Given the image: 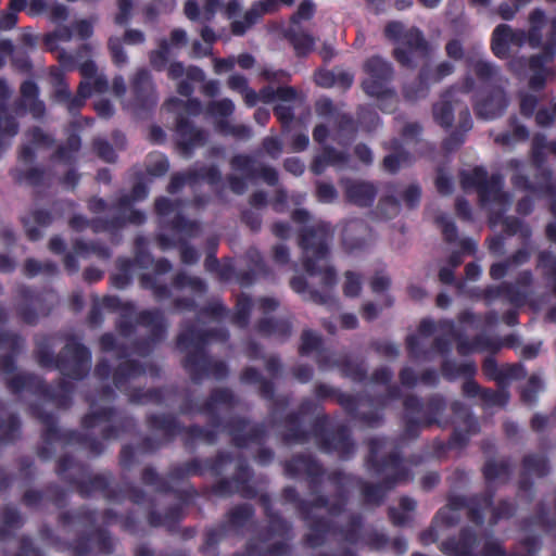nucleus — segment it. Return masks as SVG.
<instances>
[{
  "label": "nucleus",
  "mask_w": 556,
  "mask_h": 556,
  "mask_svg": "<svg viewBox=\"0 0 556 556\" xmlns=\"http://www.w3.org/2000/svg\"><path fill=\"white\" fill-rule=\"evenodd\" d=\"M366 78L362 81L364 92L377 99L383 113H393L397 109L399 96L392 81L394 70L388 61L380 56H371L364 64Z\"/></svg>",
  "instance_id": "nucleus-10"
},
{
  "label": "nucleus",
  "mask_w": 556,
  "mask_h": 556,
  "mask_svg": "<svg viewBox=\"0 0 556 556\" xmlns=\"http://www.w3.org/2000/svg\"><path fill=\"white\" fill-rule=\"evenodd\" d=\"M130 91L129 106L137 116H142L144 113L152 111L157 103L152 76L146 68L136 72L131 79Z\"/></svg>",
  "instance_id": "nucleus-23"
},
{
  "label": "nucleus",
  "mask_w": 556,
  "mask_h": 556,
  "mask_svg": "<svg viewBox=\"0 0 556 556\" xmlns=\"http://www.w3.org/2000/svg\"><path fill=\"white\" fill-rule=\"evenodd\" d=\"M285 37L293 47L298 58H305L314 50L315 38L299 25H290L285 31Z\"/></svg>",
  "instance_id": "nucleus-47"
},
{
  "label": "nucleus",
  "mask_w": 556,
  "mask_h": 556,
  "mask_svg": "<svg viewBox=\"0 0 556 556\" xmlns=\"http://www.w3.org/2000/svg\"><path fill=\"white\" fill-rule=\"evenodd\" d=\"M266 518L268 519L266 529L256 539H250L245 543L243 552L235 553L232 556H288L291 553L290 545L283 541L273 543L269 546L264 545L275 536L288 538L291 531V525L279 513Z\"/></svg>",
  "instance_id": "nucleus-15"
},
{
  "label": "nucleus",
  "mask_w": 556,
  "mask_h": 556,
  "mask_svg": "<svg viewBox=\"0 0 556 556\" xmlns=\"http://www.w3.org/2000/svg\"><path fill=\"white\" fill-rule=\"evenodd\" d=\"M7 388L13 394L26 391L52 402L59 408H70L73 400L74 384L60 379L55 387L48 384L42 378L31 372H22L7 379Z\"/></svg>",
  "instance_id": "nucleus-12"
},
{
  "label": "nucleus",
  "mask_w": 556,
  "mask_h": 556,
  "mask_svg": "<svg viewBox=\"0 0 556 556\" xmlns=\"http://www.w3.org/2000/svg\"><path fill=\"white\" fill-rule=\"evenodd\" d=\"M51 84L53 91L51 100L54 103L64 105L70 114L73 115L72 100L73 93L70 90V86L65 79L64 73L59 68H53L50 72Z\"/></svg>",
  "instance_id": "nucleus-46"
},
{
  "label": "nucleus",
  "mask_w": 556,
  "mask_h": 556,
  "mask_svg": "<svg viewBox=\"0 0 556 556\" xmlns=\"http://www.w3.org/2000/svg\"><path fill=\"white\" fill-rule=\"evenodd\" d=\"M510 26L507 24L497 25L491 37V50L493 54L501 59L506 60L510 55Z\"/></svg>",
  "instance_id": "nucleus-56"
},
{
  "label": "nucleus",
  "mask_w": 556,
  "mask_h": 556,
  "mask_svg": "<svg viewBox=\"0 0 556 556\" xmlns=\"http://www.w3.org/2000/svg\"><path fill=\"white\" fill-rule=\"evenodd\" d=\"M251 261L253 263V268L238 271L236 274L237 282L242 288L252 286L258 276H267L269 274L267 264L258 253H255L254 256H251Z\"/></svg>",
  "instance_id": "nucleus-61"
},
{
  "label": "nucleus",
  "mask_w": 556,
  "mask_h": 556,
  "mask_svg": "<svg viewBox=\"0 0 556 556\" xmlns=\"http://www.w3.org/2000/svg\"><path fill=\"white\" fill-rule=\"evenodd\" d=\"M508 106V98L501 87L492 88L485 97L473 103V111L478 118L491 121L504 114Z\"/></svg>",
  "instance_id": "nucleus-33"
},
{
  "label": "nucleus",
  "mask_w": 556,
  "mask_h": 556,
  "mask_svg": "<svg viewBox=\"0 0 556 556\" xmlns=\"http://www.w3.org/2000/svg\"><path fill=\"white\" fill-rule=\"evenodd\" d=\"M252 308V298L245 293H240L237 296L233 312H230V321L238 328L245 329L250 324Z\"/></svg>",
  "instance_id": "nucleus-58"
},
{
  "label": "nucleus",
  "mask_w": 556,
  "mask_h": 556,
  "mask_svg": "<svg viewBox=\"0 0 556 556\" xmlns=\"http://www.w3.org/2000/svg\"><path fill=\"white\" fill-rule=\"evenodd\" d=\"M163 227L189 239L198 237L201 230V225L198 220L189 219L180 212H177L173 219Z\"/></svg>",
  "instance_id": "nucleus-62"
},
{
  "label": "nucleus",
  "mask_w": 556,
  "mask_h": 556,
  "mask_svg": "<svg viewBox=\"0 0 556 556\" xmlns=\"http://www.w3.org/2000/svg\"><path fill=\"white\" fill-rule=\"evenodd\" d=\"M98 521V511L87 506H80L76 509L64 510L59 514L58 522L62 527H68L73 523H79L87 527H93Z\"/></svg>",
  "instance_id": "nucleus-52"
},
{
  "label": "nucleus",
  "mask_w": 556,
  "mask_h": 556,
  "mask_svg": "<svg viewBox=\"0 0 556 556\" xmlns=\"http://www.w3.org/2000/svg\"><path fill=\"white\" fill-rule=\"evenodd\" d=\"M52 222L53 216L51 212L43 208L34 210L29 216L22 218L26 236L30 241H38L42 237V232L37 226L48 227Z\"/></svg>",
  "instance_id": "nucleus-44"
},
{
  "label": "nucleus",
  "mask_w": 556,
  "mask_h": 556,
  "mask_svg": "<svg viewBox=\"0 0 556 556\" xmlns=\"http://www.w3.org/2000/svg\"><path fill=\"white\" fill-rule=\"evenodd\" d=\"M547 24L546 14L542 9H534L529 15V29H513L510 27V43L515 47H522L526 42L538 49L543 46V29Z\"/></svg>",
  "instance_id": "nucleus-28"
},
{
  "label": "nucleus",
  "mask_w": 556,
  "mask_h": 556,
  "mask_svg": "<svg viewBox=\"0 0 556 556\" xmlns=\"http://www.w3.org/2000/svg\"><path fill=\"white\" fill-rule=\"evenodd\" d=\"M256 332L265 338L287 341L292 333V323L288 318L263 317L255 324Z\"/></svg>",
  "instance_id": "nucleus-35"
},
{
  "label": "nucleus",
  "mask_w": 556,
  "mask_h": 556,
  "mask_svg": "<svg viewBox=\"0 0 556 556\" xmlns=\"http://www.w3.org/2000/svg\"><path fill=\"white\" fill-rule=\"evenodd\" d=\"M80 148L81 138L79 134L72 131L67 135L65 143L58 146L50 159L52 162H60L67 166H74Z\"/></svg>",
  "instance_id": "nucleus-42"
},
{
  "label": "nucleus",
  "mask_w": 556,
  "mask_h": 556,
  "mask_svg": "<svg viewBox=\"0 0 556 556\" xmlns=\"http://www.w3.org/2000/svg\"><path fill=\"white\" fill-rule=\"evenodd\" d=\"M324 341L320 334L317 332L305 329L301 334V344L299 346V354L301 356H308L312 353H317L316 362L319 369H326L329 365V361L324 356Z\"/></svg>",
  "instance_id": "nucleus-38"
},
{
  "label": "nucleus",
  "mask_w": 556,
  "mask_h": 556,
  "mask_svg": "<svg viewBox=\"0 0 556 556\" xmlns=\"http://www.w3.org/2000/svg\"><path fill=\"white\" fill-rule=\"evenodd\" d=\"M379 125L380 116L372 105L358 106L355 118L350 115V141L352 140L353 132H372Z\"/></svg>",
  "instance_id": "nucleus-36"
},
{
  "label": "nucleus",
  "mask_w": 556,
  "mask_h": 556,
  "mask_svg": "<svg viewBox=\"0 0 556 556\" xmlns=\"http://www.w3.org/2000/svg\"><path fill=\"white\" fill-rule=\"evenodd\" d=\"M146 374L151 378H159L161 376V367L154 363L143 365L137 359H125L113 370V384L121 392H126L130 380Z\"/></svg>",
  "instance_id": "nucleus-27"
},
{
  "label": "nucleus",
  "mask_w": 556,
  "mask_h": 556,
  "mask_svg": "<svg viewBox=\"0 0 556 556\" xmlns=\"http://www.w3.org/2000/svg\"><path fill=\"white\" fill-rule=\"evenodd\" d=\"M208 418V428L219 429L230 438V443L237 448H247L251 444H262L267 438V427L264 422L251 424L250 419L241 416L229 418L226 422L219 415L218 409L213 408L212 413H200Z\"/></svg>",
  "instance_id": "nucleus-14"
},
{
  "label": "nucleus",
  "mask_w": 556,
  "mask_h": 556,
  "mask_svg": "<svg viewBox=\"0 0 556 556\" xmlns=\"http://www.w3.org/2000/svg\"><path fill=\"white\" fill-rule=\"evenodd\" d=\"M21 97L14 101L13 109L17 115L29 113L35 119H41L46 114V105L39 99V87L31 80L26 79L20 87Z\"/></svg>",
  "instance_id": "nucleus-31"
},
{
  "label": "nucleus",
  "mask_w": 556,
  "mask_h": 556,
  "mask_svg": "<svg viewBox=\"0 0 556 556\" xmlns=\"http://www.w3.org/2000/svg\"><path fill=\"white\" fill-rule=\"evenodd\" d=\"M482 475L486 483L484 491H489V489H491L496 492L493 482L496 480H502L504 483H506L509 480L511 475L510 463L509 460L496 462L494 459H489L483 465Z\"/></svg>",
  "instance_id": "nucleus-50"
},
{
  "label": "nucleus",
  "mask_w": 556,
  "mask_h": 556,
  "mask_svg": "<svg viewBox=\"0 0 556 556\" xmlns=\"http://www.w3.org/2000/svg\"><path fill=\"white\" fill-rule=\"evenodd\" d=\"M137 326L149 330L147 338L134 342V350L140 356H148L154 348L163 342L167 334V323L160 308L142 309L136 316Z\"/></svg>",
  "instance_id": "nucleus-21"
},
{
  "label": "nucleus",
  "mask_w": 556,
  "mask_h": 556,
  "mask_svg": "<svg viewBox=\"0 0 556 556\" xmlns=\"http://www.w3.org/2000/svg\"><path fill=\"white\" fill-rule=\"evenodd\" d=\"M24 526L20 511L12 506H4L0 511V542H5L14 535V531Z\"/></svg>",
  "instance_id": "nucleus-53"
},
{
  "label": "nucleus",
  "mask_w": 556,
  "mask_h": 556,
  "mask_svg": "<svg viewBox=\"0 0 556 556\" xmlns=\"http://www.w3.org/2000/svg\"><path fill=\"white\" fill-rule=\"evenodd\" d=\"M317 410V404L311 400H303L295 412L287 414L281 425L283 431L281 440L286 444H304L312 438L315 439L323 452H348V424L342 421L336 427L330 425L328 415H319L314 418L311 429L304 428V417L313 415Z\"/></svg>",
  "instance_id": "nucleus-5"
},
{
  "label": "nucleus",
  "mask_w": 556,
  "mask_h": 556,
  "mask_svg": "<svg viewBox=\"0 0 556 556\" xmlns=\"http://www.w3.org/2000/svg\"><path fill=\"white\" fill-rule=\"evenodd\" d=\"M521 467L522 469L518 481V489L519 492L527 495V502L531 503L534 497V482L531 477H546L551 471L549 462L547 456L544 454L530 453L523 456Z\"/></svg>",
  "instance_id": "nucleus-25"
},
{
  "label": "nucleus",
  "mask_w": 556,
  "mask_h": 556,
  "mask_svg": "<svg viewBox=\"0 0 556 556\" xmlns=\"http://www.w3.org/2000/svg\"><path fill=\"white\" fill-rule=\"evenodd\" d=\"M540 48H542L540 53L533 54L528 59L513 60L509 63L511 70L517 65L528 67L530 71L528 87L536 92L545 88L547 78L554 74L548 64L553 63L556 56V16L549 20L546 41Z\"/></svg>",
  "instance_id": "nucleus-13"
},
{
  "label": "nucleus",
  "mask_w": 556,
  "mask_h": 556,
  "mask_svg": "<svg viewBox=\"0 0 556 556\" xmlns=\"http://www.w3.org/2000/svg\"><path fill=\"white\" fill-rule=\"evenodd\" d=\"M522 166L523 162L517 159H511L508 162V167L515 172L510 177L514 188L548 198L556 197V185L553 181L554 174L548 166L535 168L536 184H533L528 175L520 172Z\"/></svg>",
  "instance_id": "nucleus-22"
},
{
  "label": "nucleus",
  "mask_w": 556,
  "mask_h": 556,
  "mask_svg": "<svg viewBox=\"0 0 556 556\" xmlns=\"http://www.w3.org/2000/svg\"><path fill=\"white\" fill-rule=\"evenodd\" d=\"M100 424H108L101 429V438L104 441L117 440L121 435L135 432L137 428V421L131 415L118 412L112 406L89 412L80 420V426L86 431Z\"/></svg>",
  "instance_id": "nucleus-17"
},
{
  "label": "nucleus",
  "mask_w": 556,
  "mask_h": 556,
  "mask_svg": "<svg viewBox=\"0 0 556 556\" xmlns=\"http://www.w3.org/2000/svg\"><path fill=\"white\" fill-rule=\"evenodd\" d=\"M454 98V88H448L441 96V100L433 104L432 114L434 122L444 129L452 127L454 122V108L452 100Z\"/></svg>",
  "instance_id": "nucleus-51"
},
{
  "label": "nucleus",
  "mask_w": 556,
  "mask_h": 556,
  "mask_svg": "<svg viewBox=\"0 0 556 556\" xmlns=\"http://www.w3.org/2000/svg\"><path fill=\"white\" fill-rule=\"evenodd\" d=\"M73 253H66L63 258L64 268L67 274L73 275L79 270L77 256L87 258L96 255L100 260H109L111 257V249L104 243L98 241L86 242L77 239L73 243Z\"/></svg>",
  "instance_id": "nucleus-29"
},
{
  "label": "nucleus",
  "mask_w": 556,
  "mask_h": 556,
  "mask_svg": "<svg viewBox=\"0 0 556 556\" xmlns=\"http://www.w3.org/2000/svg\"><path fill=\"white\" fill-rule=\"evenodd\" d=\"M286 477L295 479L306 477L309 494L315 496L312 501L300 497L298 490L288 485L282 489L281 496L286 503L293 504L301 519L307 523L309 532L304 535V543L308 547L321 546L331 532L332 522L326 517L313 514L315 508H325L331 516H338L348 506L346 477L342 471H332L327 480L333 486L331 495L319 494L324 482L325 469L312 455L295 454L283 463Z\"/></svg>",
  "instance_id": "nucleus-1"
},
{
  "label": "nucleus",
  "mask_w": 556,
  "mask_h": 556,
  "mask_svg": "<svg viewBox=\"0 0 556 556\" xmlns=\"http://www.w3.org/2000/svg\"><path fill=\"white\" fill-rule=\"evenodd\" d=\"M228 332L224 329H201L195 321H187L176 338V345L180 352H186L182 367L190 380L200 384L206 378L224 380L229 374L226 362L214 359L206 351V345L213 340L225 341Z\"/></svg>",
  "instance_id": "nucleus-4"
},
{
  "label": "nucleus",
  "mask_w": 556,
  "mask_h": 556,
  "mask_svg": "<svg viewBox=\"0 0 556 556\" xmlns=\"http://www.w3.org/2000/svg\"><path fill=\"white\" fill-rule=\"evenodd\" d=\"M40 539L59 552H70L72 556H88L96 543L99 553L111 555L115 551V540L104 527H97L89 533H79L72 541H65L56 535L48 525L39 529Z\"/></svg>",
  "instance_id": "nucleus-11"
},
{
  "label": "nucleus",
  "mask_w": 556,
  "mask_h": 556,
  "mask_svg": "<svg viewBox=\"0 0 556 556\" xmlns=\"http://www.w3.org/2000/svg\"><path fill=\"white\" fill-rule=\"evenodd\" d=\"M460 185L464 190L476 189L482 205L494 203L505 211L510 203L509 193L503 190L502 175L492 174L489 177L486 169L482 166H476L470 172H462Z\"/></svg>",
  "instance_id": "nucleus-16"
},
{
  "label": "nucleus",
  "mask_w": 556,
  "mask_h": 556,
  "mask_svg": "<svg viewBox=\"0 0 556 556\" xmlns=\"http://www.w3.org/2000/svg\"><path fill=\"white\" fill-rule=\"evenodd\" d=\"M440 369L443 378L450 382L458 378H475L478 372L477 364L473 361L457 363L453 359H444Z\"/></svg>",
  "instance_id": "nucleus-49"
},
{
  "label": "nucleus",
  "mask_w": 556,
  "mask_h": 556,
  "mask_svg": "<svg viewBox=\"0 0 556 556\" xmlns=\"http://www.w3.org/2000/svg\"><path fill=\"white\" fill-rule=\"evenodd\" d=\"M377 197V188L371 182H353L350 180V203L361 207L372 205Z\"/></svg>",
  "instance_id": "nucleus-57"
},
{
  "label": "nucleus",
  "mask_w": 556,
  "mask_h": 556,
  "mask_svg": "<svg viewBox=\"0 0 556 556\" xmlns=\"http://www.w3.org/2000/svg\"><path fill=\"white\" fill-rule=\"evenodd\" d=\"M255 509L251 504L243 503L238 504L233 506L231 509L228 510L226 517V521H223L222 523H227V529H242L247 526L248 522L252 520L254 517Z\"/></svg>",
  "instance_id": "nucleus-60"
},
{
  "label": "nucleus",
  "mask_w": 556,
  "mask_h": 556,
  "mask_svg": "<svg viewBox=\"0 0 556 556\" xmlns=\"http://www.w3.org/2000/svg\"><path fill=\"white\" fill-rule=\"evenodd\" d=\"M456 350L460 356H468L475 351H490L492 354H496L498 346L492 342V338L477 334L471 340L458 337Z\"/></svg>",
  "instance_id": "nucleus-54"
},
{
  "label": "nucleus",
  "mask_w": 556,
  "mask_h": 556,
  "mask_svg": "<svg viewBox=\"0 0 556 556\" xmlns=\"http://www.w3.org/2000/svg\"><path fill=\"white\" fill-rule=\"evenodd\" d=\"M494 497L495 491L491 489L469 496L450 495L447 507L453 511L466 508L467 518L476 526L481 527L485 520L484 513L492 506Z\"/></svg>",
  "instance_id": "nucleus-24"
},
{
  "label": "nucleus",
  "mask_w": 556,
  "mask_h": 556,
  "mask_svg": "<svg viewBox=\"0 0 556 556\" xmlns=\"http://www.w3.org/2000/svg\"><path fill=\"white\" fill-rule=\"evenodd\" d=\"M328 241L329 233L323 227L304 228L299 238L303 268L308 276L319 277L320 288H308L303 276H294L290 280V287L294 292H307L308 300L316 304H328L332 300V291L338 282L336 269L328 265Z\"/></svg>",
  "instance_id": "nucleus-3"
},
{
  "label": "nucleus",
  "mask_w": 556,
  "mask_h": 556,
  "mask_svg": "<svg viewBox=\"0 0 556 556\" xmlns=\"http://www.w3.org/2000/svg\"><path fill=\"white\" fill-rule=\"evenodd\" d=\"M507 124L510 130L497 134L494 137L495 143L503 147H513L518 142H525L529 139V129L519 122L516 115H510L507 119Z\"/></svg>",
  "instance_id": "nucleus-43"
},
{
  "label": "nucleus",
  "mask_w": 556,
  "mask_h": 556,
  "mask_svg": "<svg viewBox=\"0 0 556 556\" xmlns=\"http://www.w3.org/2000/svg\"><path fill=\"white\" fill-rule=\"evenodd\" d=\"M16 294L18 298L15 306L16 315L28 326L37 325L40 318L49 316L53 309L54 295L50 291L22 285L17 288Z\"/></svg>",
  "instance_id": "nucleus-19"
},
{
  "label": "nucleus",
  "mask_w": 556,
  "mask_h": 556,
  "mask_svg": "<svg viewBox=\"0 0 556 556\" xmlns=\"http://www.w3.org/2000/svg\"><path fill=\"white\" fill-rule=\"evenodd\" d=\"M536 268L541 270L543 279L556 296V254L549 250L538 253Z\"/></svg>",
  "instance_id": "nucleus-55"
},
{
  "label": "nucleus",
  "mask_w": 556,
  "mask_h": 556,
  "mask_svg": "<svg viewBox=\"0 0 556 556\" xmlns=\"http://www.w3.org/2000/svg\"><path fill=\"white\" fill-rule=\"evenodd\" d=\"M430 68L424 66L420 68L418 76L410 83H407L402 88V94L405 101L416 102L424 99L429 93Z\"/></svg>",
  "instance_id": "nucleus-48"
},
{
  "label": "nucleus",
  "mask_w": 556,
  "mask_h": 556,
  "mask_svg": "<svg viewBox=\"0 0 556 556\" xmlns=\"http://www.w3.org/2000/svg\"><path fill=\"white\" fill-rule=\"evenodd\" d=\"M176 136L177 148L186 156H189L195 148L204 146L207 139L205 131L195 127L182 114L176 118Z\"/></svg>",
  "instance_id": "nucleus-30"
},
{
  "label": "nucleus",
  "mask_w": 556,
  "mask_h": 556,
  "mask_svg": "<svg viewBox=\"0 0 556 556\" xmlns=\"http://www.w3.org/2000/svg\"><path fill=\"white\" fill-rule=\"evenodd\" d=\"M238 401L229 388H214L211 390L207 399L198 407V413H212L213 408L218 409L219 406L233 408Z\"/></svg>",
  "instance_id": "nucleus-45"
},
{
  "label": "nucleus",
  "mask_w": 556,
  "mask_h": 556,
  "mask_svg": "<svg viewBox=\"0 0 556 556\" xmlns=\"http://www.w3.org/2000/svg\"><path fill=\"white\" fill-rule=\"evenodd\" d=\"M405 415L403 418V437L408 440H416L422 429L433 425L444 427L448 421H442L440 417L447 407L446 399L434 393L422 400L418 395L408 394L403 400Z\"/></svg>",
  "instance_id": "nucleus-9"
},
{
  "label": "nucleus",
  "mask_w": 556,
  "mask_h": 556,
  "mask_svg": "<svg viewBox=\"0 0 556 556\" xmlns=\"http://www.w3.org/2000/svg\"><path fill=\"white\" fill-rule=\"evenodd\" d=\"M29 409L31 415L43 426V430L41 432L43 444L37 450V455L41 460H49L52 457L53 450L51 445L56 442H61L66 445H80L93 457H98L104 453L106 448L105 444L94 435L74 429L62 430L58 426L56 416L53 413L47 412L39 404L30 405Z\"/></svg>",
  "instance_id": "nucleus-7"
},
{
  "label": "nucleus",
  "mask_w": 556,
  "mask_h": 556,
  "mask_svg": "<svg viewBox=\"0 0 556 556\" xmlns=\"http://www.w3.org/2000/svg\"><path fill=\"white\" fill-rule=\"evenodd\" d=\"M127 498L136 504H149L150 509L147 515V520L150 527L159 528L164 527L169 533H174L178 529L179 522L184 518V510L180 504L168 507L164 515L159 513L154 506V498L149 497L144 490L136 485H129L126 489Z\"/></svg>",
  "instance_id": "nucleus-20"
},
{
  "label": "nucleus",
  "mask_w": 556,
  "mask_h": 556,
  "mask_svg": "<svg viewBox=\"0 0 556 556\" xmlns=\"http://www.w3.org/2000/svg\"><path fill=\"white\" fill-rule=\"evenodd\" d=\"M401 43L404 47H397L393 50L394 59L402 65L408 68L414 67L412 59L413 52H420L426 55L429 52V45L422 31L417 27L407 29L403 36Z\"/></svg>",
  "instance_id": "nucleus-32"
},
{
  "label": "nucleus",
  "mask_w": 556,
  "mask_h": 556,
  "mask_svg": "<svg viewBox=\"0 0 556 556\" xmlns=\"http://www.w3.org/2000/svg\"><path fill=\"white\" fill-rule=\"evenodd\" d=\"M5 404L0 401V441L11 445L21 439L22 422L16 413L4 414Z\"/></svg>",
  "instance_id": "nucleus-37"
},
{
  "label": "nucleus",
  "mask_w": 556,
  "mask_h": 556,
  "mask_svg": "<svg viewBox=\"0 0 556 556\" xmlns=\"http://www.w3.org/2000/svg\"><path fill=\"white\" fill-rule=\"evenodd\" d=\"M390 444L391 441L387 438H372L368 441L366 465L368 470L381 480L361 482V501L366 508L380 507L390 491L410 479V469L399 444L389 450Z\"/></svg>",
  "instance_id": "nucleus-2"
},
{
  "label": "nucleus",
  "mask_w": 556,
  "mask_h": 556,
  "mask_svg": "<svg viewBox=\"0 0 556 556\" xmlns=\"http://www.w3.org/2000/svg\"><path fill=\"white\" fill-rule=\"evenodd\" d=\"M386 386V395H381L376 400L379 407L368 412H357V400L354 395L350 394V422L358 419L368 428H377L381 426L383 422V414L381 413V409L387 405L389 400H399L402 396L399 386L391 383Z\"/></svg>",
  "instance_id": "nucleus-26"
},
{
  "label": "nucleus",
  "mask_w": 556,
  "mask_h": 556,
  "mask_svg": "<svg viewBox=\"0 0 556 556\" xmlns=\"http://www.w3.org/2000/svg\"><path fill=\"white\" fill-rule=\"evenodd\" d=\"M478 545V535L471 527H463L457 535L448 536L442 541L439 548L447 556H477L475 549ZM481 556H518V553H507L503 543L497 539H490L483 543Z\"/></svg>",
  "instance_id": "nucleus-18"
},
{
  "label": "nucleus",
  "mask_w": 556,
  "mask_h": 556,
  "mask_svg": "<svg viewBox=\"0 0 556 556\" xmlns=\"http://www.w3.org/2000/svg\"><path fill=\"white\" fill-rule=\"evenodd\" d=\"M227 523L220 522L215 527L206 529L200 552L204 556H218V544L227 536Z\"/></svg>",
  "instance_id": "nucleus-59"
},
{
  "label": "nucleus",
  "mask_w": 556,
  "mask_h": 556,
  "mask_svg": "<svg viewBox=\"0 0 556 556\" xmlns=\"http://www.w3.org/2000/svg\"><path fill=\"white\" fill-rule=\"evenodd\" d=\"M254 472L250 465L245 460H241L230 478L237 488V493L243 498L254 500L257 497V490L251 484Z\"/></svg>",
  "instance_id": "nucleus-41"
},
{
  "label": "nucleus",
  "mask_w": 556,
  "mask_h": 556,
  "mask_svg": "<svg viewBox=\"0 0 556 556\" xmlns=\"http://www.w3.org/2000/svg\"><path fill=\"white\" fill-rule=\"evenodd\" d=\"M163 227L189 239L198 237L201 230V225L198 220L189 219L180 212H177L173 219Z\"/></svg>",
  "instance_id": "nucleus-63"
},
{
  "label": "nucleus",
  "mask_w": 556,
  "mask_h": 556,
  "mask_svg": "<svg viewBox=\"0 0 556 556\" xmlns=\"http://www.w3.org/2000/svg\"><path fill=\"white\" fill-rule=\"evenodd\" d=\"M146 425L149 430L162 433V440L168 444L177 435H182L184 425L177 416L170 413H151L146 416Z\"/></svg>",
  "instance_id": "nucleus-34"
},
{
  "label": "nucleus",
  "mask_w": 556,
  "mask_h": 556,
  "mask_svg": "<svg viewBox=\"0 0 556 556\" xmlns=\"http://www.w3.org/2000/svg\"><path fill=\"white\" fill-rule=\"evenodd\" d=\"M88 465L76 460L72 455H62L55 466V473L66 484L75 488L83 498H89L94 493H101L109 502L119 500V492L112 488L114 479L111 472L96 473L86 477Z\"/></svg>",
  "instance_id": "nucleus-8"
},
{
  "label": "nucleus",
  "mask_w": 556,
  "mask_h": 556,
  "mask_svg": "<svg viewBox=\"0 0 556 556\" xmlns=\"http://www.w3.org/2000/svg\"><path fill=\"white\" fill-rule=\"evenodd\" d=\"M390 148L393 152L382 160V168L387 173L394 175L402 166H410L415 162L414 155L397 139L391 141Z\"/></svg>",
  "instance_id": "nucleus-39"
},
{
  "label": "nucleus",
  "mask_w": 556,
  "mask_h": 556,
  "mask_svg": "<svg viewBox=\"0 0 556 556\" xmlns=\"http://www.w3.org/2000/svg\"><path fill=\"white\" fill-rule=\"evenodd\" d=\"M51 339L48 334L36 338L34 354L38 365L58 369L63 377L72 380L85 379L91 369L90 350L75 334H66L64 346L54 355Z\"/></svg>",
  "instance_id": "nucleus-6"
},
{
  "label": "nucleus",
  "mask_w": 556,
  "mask_h": 556,
  "mask_svg": "<svg viewBox=\"0 0 556 556\" xmlns=\"http://www.w3.org/2000/svg\"><path fill=\"white\" fill-rule=\"evenodd\" d=\"M128 400L132 404H147L153 403L156 405H162L165 400V389L164 388H150L144 390L143 388H134L130 390H126Z\"/></svg>",
  "instance_id": "nucleus-64"
},
{
  "label": "nucleus",
  "mask_w": 556,
  "mask_h": 556,
  "mask_svg": "<svg viewBox=\"0 0 556 556\" xmlns=\"http://www.w3.org/2000/svg\"><path fill=\"white\" fill-rule=\"evenodd\" d=\"M182 429L181 441L187 450H193L199 441L213 445L218 440V432L208 427L192 424L184 426Z\"/></svg>",
  "instance_id": "nucleus-40"
}]
</instances>
